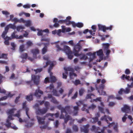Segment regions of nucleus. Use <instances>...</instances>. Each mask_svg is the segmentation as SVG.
I'll return each instance as SVG.
<instances>
[{
  "label": "nucleus",
  "mask_w": 133,
  "mask_h": 133,
  "mask_svg": "<svg viewBox=\"0 0 133 133\" xmlns=\"http://www.w3.org/2000/svg\"><path fill=\"white\" fill-rule=\"evenodd\" d=\"M35 110V113L37 115H42L46 113L47 112V109L46 108H43L42 109H41L38 104H36L33 107Z\"/></svg>",
  "instance_id": "nucleus-1"
},
{
  "label": "nucleus",
  "mask_w": 133,
  "mask_h": 133,
  "mask_svg": "<svg viewBox=\"0 0 133 133\" xmlns=\"http://www.w3.org/2000/svg\"><path fill=\"white\" fill-rule=\"evenodd\" d=\"M57 108L61 110V112L65 113L66 115H67L68 113L70 114L71 112L70 107L69 105H67L64 108L60 105H58L57 107Z\"/></svg>",
  "instance_id": "nucleus-2"
},
{
  "label": "nucleus",
  "mask_w": 133,
  "mask_h": 133,
  "mask_svg": "<svg viewBox=\"0 0 133 133\" xmlns=\"http://www.w3.org/2000/svg\"><path fill=\"white\" fill-rule=\"evenodd\" d=\"M81 48V46L78 43L75 45L74 47V55L76 56H80L81 54L78 53Z\"/></svg>",
  "instance_id": "nucleus-3"
},
{
  "label": "nucleus",
  "mask_w": 133,
  "mask_h": 133,
  "mask_svg": "<svg viewBox=\"0 0 133 133\" xmlns=\"http://www.w3.org/2000/svg\"><path fill=\"white\" fill-rule=\"evenodd\" d=\"M76 104L77 106H75L73 107V113L74 116L77 115L79 110V107L81 105H83V104L82 101H79L78 102H76Z\"/></svg>",
  "instance_id": "nucleus-4"
},
{
  "label": "nucleus",
  "mask_w": 133,
  "mask_h": 133,
  "mask_svg": "<svg viewBox=\"0 0 133 133\" xmlns=\"http://www.w3.org/2000/svg\"><path fill=\"white\" fill-rule=\"evenodd\" d=\"M96 107V106L94 104H91L88 107H87L86 105L83 104V106L82 108V110L83 111H85L87 113H89V110H93Z\"/></svg>",
  "instance_id": "nucleus-5"
},
{
  "label": "nucleus",
  "mask_w": 133,
  "mask_h": 133,
  "mask_svg": "<svg viewBox=\"0 0 133 133\" xmlns=\"http://www.w3.org/2000/svg\"><path fill=\"white\" fill-rule=\"evenodd\" d=\"M98 27L99 30H102L104 32H106V30H109L110 31L113 28V26L112 25H110L109 27H106L104 25H103L100 24L98 25Z\"/></svg>",
  "instance_id": "nucleus-6"
},
{
  "label": "nucleus",
  "mask_w": 133,
  "mask_h": 133,
  "mask_svg": "<svg viewBox=\"0 0 133 133\" xmlns=\"http://www.w3.org/2000/svg\"><path fill=\"white\" fill-rule=\"evenodd\" d=\"M32 80L34 81V83L36 85H38L39 82L40 76L34 75H31Z\"/></svg>",
  "instance_id": "nucleus-7"
},
{
  "label": "nucleus",
  "mask_w": 133,
  "mask_h": 133,
  "mask_svg": "<svg viewBox=\"0 0 133 133\" xmlns=\"http://www.w3.org/2000/svg\"><path fill=\"white\" fill-rule=\"evenodd\" d=\"M104 87V85L103 84H101L99 86V89L98 91L100 95H106V92L103 90Z\"/></svg>",
  "instance_id": "nucleus-8"
},
{
  "label": "nucleus",
  "mask_w": 133,
  "mask_h": 133,
  "mask_svg": "<svg viewBox=\"0 0 133 133\" xmlns=\"http://www.w3.org/2000/svg\"><path fill=\"white\" fill-rule=\"evenodd\" d=\"M89 125L88 124L83 125L81 128V131L84 132L85 133H88L89 131Z\"/></svg>",
  "instance_id": "nucleus-9"
},
{
  "label": "nucleus",
  "mask_w": 133,
  "mask_h": 133,
  "mask_svg": "<svg viewBox=\"0 0 133 133\" xmlns=\"http://www.w3.org/2000/svg\"><path fill=\"white\" fill-rule=\"evenodd\" d=\"M43 92L39 88H38V89L36 90H35L34 93V95L37 97H40L41 96L40 95H39L38 94H43Z\"/></svg>",
  "instance_id": "nucleus-10"
},
{
  "label": "nucleus",
  "mask_w": 133,
  "mask_h": 133,
  "mask_svg": "<svg viewBox=\"0 0 133 133\" xmlns=\"http://www.w3.org/2000/svg\"><path fill=\"white\" fill-rule=\"evenodd\" d=\"M22 108L23 109H25L26 114L27 115V116L28 118L29 119H30V117H29V115L28 114V112L29 110V109L28 108L26 107V101H25L23 103Z\"/></svg>",
  "instance_id": "nucleus-11"
},
{
  "label": "nucleus",
  "mask_w": 133,
  "mask_h": 133,
  "mask_svg": "<svg viewBox=\"0 0 133 133\" xmlns=\"http://www.w3.org/2000/svg\"><path fill=\"white\" fill-rule=\"evenodd\" d=\"M45 117H46L45 116L43 118L38 116H37V118L38 120V122L39 124H42L44 123V121Z\"/></svg>",
  "instance_id": "nucleus-12"
},
{
  "label": "nucleus",
  "mask_w": 133,
  "mask_h": 133,
  "mask_svg": "<svg viewBox=\"0 0 133 133\" xmlns=\"http://www.w3.org/2000/svg\"><path fill=\"white\" fill-rule=\"evenodd\" d=\"M31 52L33 54V56L34 58H37L36 55L39 53V51L37 49H32Z\"/></svg>",
  "instance_id": "nucleus-13"
},
{
  "label": "nucleus",
  "mask_w": 133,
  "mask_h": 133,
  "mask_svg": "<svg viewBox=\"0 0 133 133\" xmlns=\"http://www.w3.org/2000/svg\"><path fill=\"white\" fill-rule=\"evenodd\" d=\"M107 119H108L110 121H112V118L111 117L105 115H104V116L102 117L101 118V121H106L107 123H108V122Z\"/></svg>",
  "instance_id": "nucleus-14"
},
{
  "label": "nucleus",
  "mask_w": 133,
  "mask_h": 133,
  "mask_svg": "<svg viewBox=\"0 0 133 133\" xmlns=\"http://www.w3.org/2000/svg\"><path fill=\"white\" fill-rule=\"evenodd\" d=\"M122 110L123 112L128 113L130 111V107L127 105H124V107L122 108Z\"/></svg>",
  "instance_id": "nucleus-15"
},
{
  "label": "nucleus",
  "mask_w": 133,
  "mask_h": 133,
  "mask_svg": "<svg viewBox=\"0 0 133 133\" xmlns=\"http://www.w3.org/2000/svg\"><path fill=\"white\" fill-rule=\"evenodd\" d=\"M63 51L66 54L69 53L70 52H72L71 51L70 48L67 45L64 46Z\"/></svg>",
  "instance_id": "nucleus-16"
},
{
  "label": "nucleus",
  "mask_w": 133,
  "mask_h": 133,
  "mask_svg": "<svg viewBox=\"0 0 133 133\" xmlns=\"http://www.w3.org/2000/svg\"><path fill=\"white\" fill-rule=\"evenodd\" d=\"M83 26V24L81 23L78 22L76 23L74 22H72V26L74 27H77L78 28H81Z\"/></svg>",
  "instance_id": "nucleus-17"
},
{
  "label": "nucleus",
  "mask_w": 133,
  "mask_h": 133,
  "mask_svg": "<svg viewBox=\"0 0 133 133\" xmlns=\"http://www.w3.org/2000/svg\"><path fill=\"white\" fill-rule=\"evenodd\" d=\"M109 45L110 44L108 43L103 44V49L104 52H105L106 50L109 49Z\"/></svg>",
  "instance_id": "nucleus-18"
},
{
  "label": "nucleus",
  "mask_w": 133,
  "mask_h": 133,
  "mask_svg": "<svg viewBox=\"0 0 133 133\" xmlns=\"http://www.w3.org/2000/svg\"><path fill=\"white\" fill-rule=\"evenodd\" d=\"M5 41L4 42V43L6 45H9V41L11 39V38L10 37L6 36L5 38L4 39Z\"/></svg>",
  "instance_id": "nucleus-19"
},
{
  "label": "nucleus",
  "mask_w": 133,
  "mask_h": 133,
  "mask_svg": "<svg viewBox=\"0 0 133 133\" xmlns=\"http://www.w3.org/2000/svg\"><path fill=\"white\" fill-rule=\"evenodd\" d=\"M96 52L97 55L99 56L100 58L101 57L102 58L103 55L102 49H101L97 51Z\"/></svg>",
  "instance_id": "nucleus-20"
},
{
  "label": "nucleus",
  "mask_w": 133,
  "mask_h": 133,
  "mask_svg": "<svg viewBox=\"0 0 133 133\" xmlns=\"http://www.w3.org/2000/svg\"><path fill=\"white\" fill-rule=\"evenodd\" d=\"M32 96V94H31L30 95H27L26 96V99L28 101H31L33 100Z\"/></svg>",
  "instance_id": "nucleus-21"
},
{
  "label": "nucleus",
  "mask_w": 133,
  "mask_h": 133,
  "mask_svg": "<svg viewBox=\"0 0 133 133\" xmlns=\"http://www.w3.org/2000/svg\"><path fill=\"white\" fill-rule=\"evenodd\" d=\"M100 128L99 127H97L95 125H93L92 127L91 130L92 131H94L95 132H97V130H100Z\"/></svg>",
  "instance_id": "nucleus-22"
},
{
  "label": "nucleus",
  "mask_w": 133,
  "mask_h": 133,
  "mask_svg": "<svg viewBox=\"0 0 133 133\" xmlns=\"http://www.w3.org/2000/svg\"><path fill=\"white\" fill-rule=\"evenodd\" d=\"M85 90L83 88H81L79 90V94L80 96H82L85 92Z\"/></svg>",
  "instance_id": "nucleus-23"
},
{
  "label": "nucleus",
  "mask_w": 133,
  "mask_h": 133,
  "mask_svg": "<svg viewBox=\"0 0 133 133\" xmlns=\"http://www.w3.org/2000/svg\"><path fill=\"white\" fill-rule=\"evenodd\" d=\"M51 102L54 104H58L59 102L54 97H52L51 100Z\"/></svg>",
  "instance_id": "nucleus-24"
},
{
  "label": "nucleus",
  "mask_w": 133,
  "mask_h": 133,
  "mask_svg": "<svg viewBox=\"0 0 133 133\" xmlns=\"http://www.w3.org/2000/svg\"><path fill=\"white\" fill-rule=\"evenodd\" d=\"M130 78V77L129 76L125 75L124 74L121 77V79L122 80H124L125 79H126L128 80H129Z\"/></svg>",
  "instance_id": "nucleus-25"
},
{
  "label": "nucleus",
  "mask_w": 133,
  "mask_h": 133,
  "mask_svg": "<svg viewBox=\"0 0 133 133\" xmlns=\"http://www.w3.org/2000/svg\"><path fill=\"white\" fill-rule=\"evenodd\" d=\"M68 56V57L69 59H71L74 57L73 53L72 52H70L69 53L67 54Z\"/></svg>",
  "instance_id": "nucleus-26"
},
{
  "label": "nucleus",
  "mask_w": 133,
  "mask_h": 133,
  "mask_svg": "<svg viewBox=\"0 0 133 133\" xmlns=\"http://www.w3.org/2000/svg\"><path fill=\"white\" fill-rule=\"evenodd\" d=\"M45 108H46L47 109V111L49 109V106L50 105V104L49 102L48 101H45L44 103Z\"/></svg>",
  "instance_id": "nucleus-27"
},
{
  "label": "nucleus",
  "mask_w": 133,
  "mask_h": 133,
  "mask_svg": "<svg viewBox=\"0 0 133 133\" xmlns=\"http://www.w3.org/2000/svg\"><path fill=\"white\" fill-rule=\"evenodd\" d=\"M56 63V62H52L51 64H50V66L49 68L48 69V72H49L50 70L52 69L53 67L54 66L55 64Z\"/></svg>",
  "instance_id": "nucleus-28"
},
{
  "label": "nucleus",
  "mask_w": 133,
  "mask_h": 133,
  "mask_svg": "<svg viewBox=\"0 0 133 133\" xmlns=\"http://www.w3.org/2000/svg\"><path fill=\"white\" fill-rule=\"evenodd\" d=\"M16 33L17 32L15 31H14L13 32L12 34L11 37L12 39H17V35H15Z\"/></svg>",
  "instance_id": "nucleus-29"
},
{
  "label": "nucleus",
  "mask_w": 133,
  "mask_h": 133,
  "mask_svg": "<svg viewBox=\"0 0 133 133\" xmlns=\"http://www.w3.org/2000/svg\"><path fill=\"white\" fill-rule=\"evenodd\" d=\"M65 23L66 25H69L70 24H71L72 25V22H74L73 21H68L67 19L64 20Z\"/></svg>",
  "instance_id": "nucleus-30"
},
{
  "label": "nucleus",
  "mask_w": 133,
  "mask_h": 133,
  "mask_svg": "<svg viewBox=\"0 0 133 133\" xmlns=\"http://www.w3.org/2000/svg\"><path fill=\"white\" fill-rule=\"evenodd\" d=\"M15 110V109H12L9 110L7 112L8 115H13L14 113Z\"/></svg>",
  "instance_id": "nucleus-31"
},
{
  "label": "nucleus",
  "mask_w": 133,
  "mask_h": 133,
  "mask_svg": "<svg viewBox=\"0 0 133 133\" xmlns=\"http://www.w3.org/2000/svg\"><path fill=\"white\" fill-rule=\"evenodd\" d=\"M47 51V47L46 46H45L42 49V53L43 54H44Z\"/></svg>",
  "instance_id": "nucleus-32"
},
{
  "label": "nucleus",
  "mask_w": 133,
  "mask_h": 133,
  "mask_svg": "<svg viewBox=\"0 0 133 133\" xmlns=\"http://www.w3.org/2000/svg\"><path fill=\"white\" fill-rule=\"evenodd\" d=\"M26 45H27V48H28L31 46L33 45V43L31 41H28L26 43Z\"/></svg>",
  "instance_id": "nucleus-33"
},
{
  "label": "nucleus",
  "mask_w": 133,
  "mask_h": 133,
  "mask_svg": "<svg viewBox=\"0 0 133 133\" xmlns=\"http://www.w3.org/2000/svg\"><path fill=\"white\" fill-rule=\"evenodd\" d=\"M72 82L76 85H77L81 84L80 81L78 79H76L75 81H73Z\"/></svg>",
  "instance_id": "nucleus-34"
},
{
  "label": "nucleus",
  "mask_w": 133,
  "mask_h": 133,
  "mask_svg": "<svg viewBox=\"0 0 133 133\" xmlns=\"http://www.w3.org/2000/svg\"><path fill=\"white\" fill-rule=\"evenodd\" d=\"M98 120V117H95L93 118L91 121L92 123H94L97 122Z\"/></svg>",
  "instance_id": "nucleus-35"
},
{
  "label": "nucleus",
  "mask_w": 133,
  "mask_h": 133,
  "mask_svg": "<svg viewBox=\"0 0 133 133\" xmlns=\"http://www.w3.org/2000/svg\"><path fill=\"white\" fill-rule=\"evenodd\" d=\"M6 122V123L5 124V126L8 128L10 127L11 125V123L9 122V119H7Z\"/></svg>",
  "instance_id": "nucleus-36"
},
{
  "label": "nucleus",
  "mask_w": 133,
  "mask_h": 133,
  "mask_svg": "<svg viewBox=\"0 0 133 133\" xmlns=\"http://www.w3.org/2000/svg\"><path fill=\"white\" fill-rule=\"evenodd\" d=\"M52 92L53 95L57 96H59V95L57 93V90L56 89H53Z\"/></svg>",
  "instance_id": "nucleus-37"
},
{
  "label": "nucleus",
  "mask_w": 133,
  "mask_h": 133,
  "mask_svg": "<svg viewBox=\"0 0 133 133\" xmlns=\"http://www.w3.org/2000/svg\"><path fill=\"white\" fill-rule=\"evenodd\" d=\"M87 55L90 56H92V58H96L95 52H94L93 54L91 52H89L87 54Z\"/></svg>",
  "instance_id": "nucleus-38"
},
{
  "label": "nucleus",
  "mask_w": 133,
  "mask_h": 133,
  "mask_svg": "<svg viewBox=\"0 0 133 133\" xmlns=\"http://www.w3.org/2000/svg\"><path fill=\"white\" fill-rule=\"evenodd\" d=\"M28 54L26 53H23L21 56V58L23 59H26L28 57Z\"/></svg>",
  "instance_id": "nucleus-39"
},
{
  "label": "nucleus",
  "mask_w": 133,
  "mask_h": 133,
  "mask_svg": "<svg viewBox=\"0 0 133 133\" xmlns=\"http://www.w3.org/2000/svg\"><path fill=\"white\" fill-rule=\"evenodd\" d=\"M51 82H55L56 81V77L53 76H51L50 78Z\"/></svg>",
  "instance_id": "nucleus-40"
},
{
  "label": "nucleus",
  "mask_w": 133,
  "mask_h": 133,
  "mask_svg": "<svg viewBox=\"0 0 133 133\" xmlns=\"http://www.w3.org/2000/svg\"><path fill=\"white\" fill-rule=\"evenodd\" d=\"M42 70L43 69L42 68L37 69H36L34 70V71L35 72L36 74H37L38 73H40Z\"/></svg>",
  "instance_id": "nucleus-41"
},
{
  "label": "nucleus",
  "mask_w": 133,
  "mask_h": 133,
  "mask_svg": "<svg viewBox=\"0 0 133 133\" xmlns=\"http://www.w3.org/2000/svg\"><path fill=\"white\" fill-rule=\"evenodd\" d=\"M34 123V122L28 123L25 125V126L27 128L30 127L33 125Z\"/></svg>",
  "instance_id": "nucleus-42"
},
{
  "label": "nucleus",
  "mask_w": 133,
  "mask_h": 133,
  "mask_svg": "<svg viewBox=\"0 0 133 133\" xmlns=\"http://www.w3.org/2000/svg\"><path fill=\"white\" fill-rule=\"evenodd\" d=\"M8 25L9 26V28L12 29L14 30L16 28V27L15 25H13L11 24H10Z\"/></svg>",
  "instance_id": "nucleus-43"
},
{
  "label": "nucleus",
  "mask_w": 133,
  "mask_h": 133,
  "mask_svg": "<svg viewBox=\"0 0 133 133\" xmlns=\"http://www.w3.org/2000/svg\"><path fill=\"white\" fill-rule=\"evenodd\" d=\"M19 50L21 52H22L25 50L24 45L23 44L20 45L19 47Z\"/></svg>",
  "instance_id": "nucleus-44"
},
{
  "label": "nucleus",
  "mask_w": 133,
  "mask_h": 133,
  "mask_svg": "<svg viewBox=\"0 0 133 133\" xmlns=\"http://www.w3.org/2000/svg\"><path fill=\"white\" fill-rule=\"evenodd\" d=\"M17 30L19 31L21 29H23L24 28L23 26H18L16 27Z\"/></svg>",
  "instance_id": "nucleus-45"
},
{
  "label": "nucleus",
  "mask_w": 133,
  "mask_h": 133,
  "mask_svg": "<svg viewBox=\"0 0 133 133\" xmlns=\"http://www.w3.org/2000/svg\"><path fill=\"white\" fill-rule=\"evenodd\" d=\"M72 129L75 132H77L78 130V127L76 125H74L72 127Z\"/></svg>",
  "instance_id": "nucleus-46"
},
{
  "label": "nucleus",
  "mask_w": 133,
  "mask_h": 133,
  "mask_svg": "<svg viewBox=\"0 0 133 133\" xmlns=\"http://www.w3.org/2000/svg\"><path fill=\"white\" fill-rule=\"evenodd\" d=\"M17 113L13 115V116L16 117L18 118L20 116V110L18 111H17Z\"/></svg>",
  "instance_id": "nucleus-47"
},
{
  "label": "nucleus",
  "mask_w": 133,
  "mask_h": 133,
  "mask_svg": "<svg viewBox=\"0 0 133 133\" xmlns=\"http://www.w3.org/2000/svg\"><path fill=\"white\" fill-rule=\"evenodd\" d=\"M86 119L85 118L83 117L81 119H79L78 121V122L79 123H82L83 121H86Z\"/></svg>",
  "instance_id": "nucleus-48"
},
{
  "label": "nucleus",
  "mask_w": 133,
  "mask_h": 133,
  "mask_svg": "<svg viewBox=\"0 0 133 133\" xmlns=\"http://www.w3.org/2000/svg\"><path fill=\"white\" fill-rule=\"evenodd\" d=\"M56 47L57 48V51H59L61 50H63V49L61 48L57 44L56 45Z\"/></svg>",
  "instance_id": "nucleus-49"
},
{
  "label": "nucleus",
  "mask_w": 133,
  "mask_h": 133,
  "mask_svg": "<svg viewBox=\"0 0 133 133\" xmlns=\"http://www.w3.org/2000/svg\"><path fill=\"white\" fill-rule=\"evenodd\" d=\"M130 89L128 88H126L125 90H124V92L125 94H128L130 92Z\"/></svg>",
  "instance_id": "nucleus-50"
},
{
  "label": "nucleus",
  "mask_w": 133,
  "mask_h": 133,
  "mask_svg": "<svg viewBox=\"0 0 133 133\" xmlns=\"http://www.w3.org/2000/svg\"><path fill=\"white\" fill-rule=\"evenodd\" d=\"M59 124V121L58 120H56L55 122L54 123L55 127V128H58Z\"/></svg>",
  "instance_id": "nucleus-51"
},
{
  "label": "nucleus",
  "mask_w": 133,
  "mask_h": 133,
  "mask_svg": "<svg viewBox=\"0 0 133 133\" xmlns=\"http://www.w3.org/2000/svg\"><path fill=\"white\" fill-rule=\"evenodd\" d=\"M7 55L5 54H2L1 55V58H3L5 59H7Z\"/></svg>",
  "instance_id": "nucleus-52"
},
{
  "label": "nucleus",
  "mask_w": 133,
  "mask_h": 133,
  "mask_svg": "<svg viewBox=\"0 0 133 133\" xmlns=\"http://www.w3.org/2000/svg\"><path fill=\"white\" fill-rule=\"evenodd\" d=\"M7 32H6L5 31H4L2 33L1 36L2 37L4 38V39H5V36L7 34Z\"/></svg>",
  "instance_id": "nucleus-53"
},
{
  "label": "nucleus",
  "mask_w": 133,
  "mask_h": 133,
  "mask_svg": "<svg viewBox=\"0 0 133 133\" xmlns=\"http://www.w3.org/2000/svg\"><path fill=\"white\" fill-rule=\"evenodd\" d=\"M78 96V92L77 91L74 94V95L71 98L72 99H76L77 97Z\"/></svg>",
  "instance_id": "nucleus-54"
},
{
  "label": "nucleus",
  "mask_w": 133,
  "mask_h": 133,
  "mask_svg": "<svg viewBox=\"0 0 133 133\" xmlns=\"http://www.w3.org/2000/svg\"><path fill=\"white\" fill-rule=\"evenodd\" d=\"M106 127H103V129L101 130V132H98L97 133H105L104 132V130L106 129Z\"/></svg>",
  "instance_id": "nucleus-55"
},
{
  "label": "nucleus",
  "mask_w": 133,
  "mask_h": 133,
  "mask_svg": "<svg viewBox=\"0 0 133 133\" xmlns=\"http://www.w3.org/2000/svg\"><path fill=\"white\" fill-rule=\"evenodd\" d=\"M98 109L99 111H100L101 112L105 114V112H104V110L103 108L100 107H98Z\"/></svg>",
  "instance_id": "nucleus-56"
},
{
  "label": "nucleus",
  "mask_w": 133,
  "mask_h": 133,
  "mask_svg": "<svg viewBox=\"0 0 133 133\" xmlns=\"http://www.w3.org/2000/svg\"><path fill=\"white\" fill-rule=\"evenodd\" d=\"M23 7L25 9H28L30 8V5L29 4H27L24 5H23Z\"/></svg>",
  "instance_id": "nucleus-57"
},
{
  "label": "nucleus",
  "mask_w": 133,
  "mask_h": 133,
  "mask_svg": "<svg viewBox=\"0 0 133 133\" xmlns=\"http://www.w3.org/2000/svg\"><path fill=\"white\" fill-rule=\"evenodd\" d=\"M110 50L109 49H107L105 50V52H104L105 53L106 55L108 56L109 55L110 53Z\"/></svg>",
  "instance_id": "nucleus-58"
},
{
  "label": "nucleus",
  "mask_w": 133,
  "mask_h": 133,
  "mask_svg": "<svg viewBox=\"0 0 133 133\" xmlns=\"http://www.w3.org/2000/svg\"><path fill=\"white\" fill-rule=\"evenodd\" d=\"M43 31L42 30H39L37 33V35L39 36H42L43 35Z\"/></svg>",
  "instance_id": "nucleus-59"
},
{
  "label": "nucleus",
  "mask_w": 133,
  "mask_h": 133,
  "mask_svg": "<svg viewBox=\"0 0 133 133\" xmlns=\"http://www.w3.org/2000/svg\"><path fill=\"white\" fill-rule=\"evenodd\" d=\"M62 32L63 33H64L66 32V28L65 27V26H62Z\"/></svg>",
  "instance_id": "nucleus-60"
},
{
  "label": "nucleus",
  "mask_w": 133,
  "mask_h": 133,
  "mask_svg": "<svg viewBox=\"0 0 133 133\" xmlns=\"http://www.w3.org/2000/svg\"><path fill=\"white\" fill-rule=\"evenodd\" d=\"M6 92V90L4 89H2L0 88V93L3 94H5Z\"/></svg>",
  "instance_id": "nucleus-61"
},
{
  "label": "nucleus",
  "mask_w": 133,
  "mask_h": 133,
  "mask_svg": "<svg viewBox=\"0 0 133 133\" xmlns=\"http://www.w3.org/2000/svg\"><path fill=\"white\" fill-rule=\"evenodd\" d=\"M11 46L12 47V48H11L12 49L14 50L15 49V45L14 43L12 42L11 43Z\"/></svg>",
  "instance_id": "nucleus-62"
},
{
  "label": "nucleus",
  "mask_w": 133,
  "mask_h": 133,
  "mask_svg": "<svg viewBox=\"0 0 133 133\" xmlns=\"http://www.w3.org/2000/svg\"><path fill=\"white\" fill-rule=\"evenodd\" d=\"M49 56L46 55H44L43 57V59L44 60L48 61L49 59Z\"/></svg>",
  "instance_id": "nucleus-63"
},
{
  "label": "nucleus",
  "mask_w": 133,
  "mask_h": 133,
  "mask_svg": "<svg viewBox=\"0 0 133 133\" xmlns=\"http://www.w3.org/2000/svg\"><path fill=\"white\" fill-rule=\"evenodd\" d=\"M125 73L127 75H129L130 73V71L129 69H127L125 70Z\"/></svg>",
  "instance_id": "nucleus-64"
}]
</instances>
